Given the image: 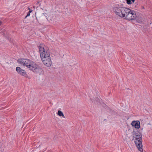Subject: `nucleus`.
Returning a JSON list of instances; mask_svg holds the SVG:
<instances>
[{"label":"nucleus","mask_w":152,"mask_h":152,"mask_svg":"<svg viewBox=\"0 0 152 152\" xmlns=\"http://www.w3.org/2000/svg\"><path fill=\"white\" fill-rule=\"evenodd\" d=\"M133 126H134L136 129H139L140 127V123L138 121H133L131 124Z\"/></svg>","instance_id":"nucleus-6"},{"label":"nucleus","mask_w":152,"mask_h":152,"mask_svg":"<svg viewBox=\"0 0 152 152\" xmlns=\"http://www.w3.org/2000/svg\"><path fill=\"white\" fill-rule=\"evenodd\" d=\"M40 57L44 64L47 66H50L52 61L49 49L48 47L42 45L39 47Z\"/></svg>","instance_id":"nucleus-2"},{"label":"nucleus","mask_w":152,"mask_h":152,"mask_svg":"<svg viewBox=\"0 0 152 152\" xmlns=\"http://www.w3.org/2000/svg\"><path fill=\"white\" fill-rule=\"evenodd\" d=\"M113 11L117 15L127 20H134L137 17L134 10L118 5L114 7Z\"/></svg>","instance_id":"nucleus-1"},{"label":"nucleus","mask_w":152,"mask_h":152,"mask_svg":"<svg viewBox=\"0 0 152 152\" xmlns=\"http://www.w3.org/2000/svg\"><path fill=\"white\" fill-rule=\"evenodd\" d=\"M133 140H134L136 146L138 150L143 151L142 144L141 142L142 134L141 133L137 131L133 134Z\"/></svg>","instance_id":"nucleus-4"},{"label":"nucleus","mask_w":152,"mask_h":152,"mask_svg":"<svg viewBox=\"0 0 152 152\" xmlns=\"http://www.w3.org/2000/svg\"><path fill=\"white\" fill-rule=\"evenodd\" d=\"M57 114L60 117L61 116L63 118H65V117L64 116V115L63 112L61 111L58 110V113H57Z\"/></svg>","instance_id":"nucleus-8"},{"label":"nucleus","mask_w":152,"mask_h":152,"mask_svg":"<svg viewBox=\"0 0 152 152\" xmlns=\"http://www.w3.org/2000/svg\"><path fill=\"white\" fill-rule=\"evenodd\" d=\"M126 3L128 4H132V2L131 0H126Z\"/></svg>","instance_id":"nucleus-9"},{"label":"nucleus","mask_w":152,"mask_h":152,"mask_svg":"<svg viewBox=\"0 0 152 152\" xmlns=\"http://www.w3.org/2000/svg\"><path fill=\"white\" fill-rule=\"evenodd\" d=\"M26 59H19L18 60V61L20 64L24 65L25 62V61Z\"/></svg>","instance_id":"nucleus-7"},{"label":"nucleus","mask_w":152,"mask_h":152,"mask_svg":"<svg viewBox=\"0 0 152 152\" xmlns=\"http://www.w3.org/2000/svg\"><path fill=\"white\" fill-rule=\"evenodd\" d=\"M24 65L26 66L33 72L39 74L42 73V69L34 62L26 59Z\"/></svg>","instance_id":"nucleus-3"},{"label":"nucleus","mask_w":152,"mask_h":152,"mask_svg":"<svg viewBox=\"0 0 152 152\" xmlns=\"http://www.w3.org/2000/svg\"><path fill=\"white\" fill-rule=\"evenodd\" d=\"M32 12V10H30L27 13V15L26 16L25 18H26L28 16H29L30 15V13Z\"/></svg>","instance_id":"nucleus-10"},{"label":"nucleus","mask_w":152,"mask_h":152,"mask_svg":"<svg viewBox=\"0 0 152 152\" xmlns=\"http://www.w3.org/2000/svg\"><path fill=\"white\" fill-rule=\"evenodd\" d=\"M131 0L132 2V4L135 1V0Z\"/></svg>","instance_id":"nucleus-11"},{"label":"nucleus","mask_w":152,"mask_h":152,"mask_svg":"<svg viewBox=\"0 0 152 152\" xmlns=\"http://www.w3.org/2000/svg\"><path fill=\"white\" fill-rule=\"evenodd\" d=\"M39 2L38 1L37 3V4H39Z\"/></svg>","instance_id":"nucleus-13"},{"label":"nucleus","mask_w":152,"mask_h":152,"mask_svg":"<svg viewBox=\"0 0 152 152\" xmlns=\"http://www.w3.org/2000/svg\"><path fill=\"white\" fill-rule=\"evenodd\" d=\"M2 22L0 20V26L1 25Z\"/></svg>","instance_id":"nucleus-12"},{"label":"nucleus","mask_w":152,"mask_h":152,"mask_svg":"<svg viewBox=\"0 0 152 152\" xmlns=\"http://www.w3.org/2000/svg\"><path fill=\"white\" fill-rule=\"evenodd\" d=\"M16 70L20 75L26 77H28L26 72L24 70L21 69L20 67L18 66L16 68Z\"/></svg>","instance_id":"nucleus-5"}]
</instances>
